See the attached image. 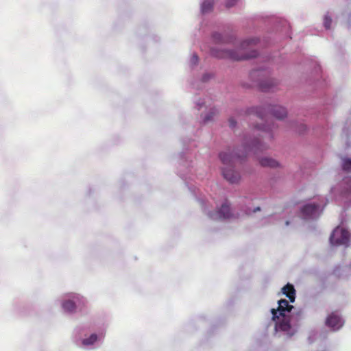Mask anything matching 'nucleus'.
Returning a JSON list of instances; mask_svg holds the SVG:
<instances>
[{"label":"nucleus","mask_w":351,"mask_h":351,"mask_svg":"<svg viewBox=\"0 0 351 351\" xmlns=\"http://www.w3.org/2000/svg\"><path fill=\"white\" fill-rule=\"evenodd\" d=\"M269 149V146L260 138L248 141L245 140L243 145L241 147L237 148L235 150L231 151L230 149L221 152L219 154V158L221 162L226 166L232 167L237 163H241L245 159L250 152L257 154Z\"/></svg>","instance_id":"obj_1"},{"label":"nucleus","mask_w":351,"mask_h":351,"mask_svg":"<svg viewBox=\"0 0 351 351\" xmlns=\"http://www.w3.org/2000/svg\"><path fill=\"white\" fill-rule=\"evenodd\" d=\"M257 38H250L243 40L240 47L234 50H222L220 54L216 56L220 58H228L234 60H243L254 58L258 53L256 50L252 49V47L258 43Z\"/></svg>","instance_id":"obj_2"},{"label":"nucleus","mask_w":351,"mask_h":351,"mask_svg":"<svg viewBox=\"0 0 351 351\" xmlns=\"http://www.w3.org/2000/svg\"><path fill=\"white\" fill-rule=\"evenodd\" d=\"M293 306L290 305L287 300L281 299L278 301V306L277 309L272 308V319L277 321L282 318L281 321L278 322V327L283 331H288L290 328V319L286 315V313H289Z\"/></svg>","instance_id":"obj_3"},{"label":"nucleus","mask_w":351,"mask_h":351,"mask_svg":"<svg viewBox=\"0 0 351 351\" xmlns=\"http://www.w3.org/2000/svg\"><path fill=\"white\" fill-rule=\"evenodd\" d=\"M252 78L258 77V86L263 92L273 91L278 83L274 79L268 77L267 73L265 71L254 70L251 73Z\"/></svg>","instance_id":"obj_4"},{"label":"nucleus","mask_w":351,"mask_h":351,"mask_svg":"<svg viewBox=\"0 0 351 351\" xmlns=\"http://www.w3.org/2000/svg\"><path fill=\"white\" fill-rule=\"evenodd\" d=\"M350 234L348 230L337 227L336 228L330 237V244L333 246L341 245H348L349 242Z\"/></svg>","instance_id":"obj_5"},{"label":"nucleus","mask_w":351,"mask_h":351,"mask_svg":"<svg viewBox=\"0 0 351 351\" xmlns=\"http://www.w3.org/2000/svg\"><path fill=\"white\" fill-rule=\"evenodd\" d=\"M232 217V214L228 200H226L215 213L210 215V217L213 219H230Z\"/></svg>","instance_id":"obj_6"},{"label":"nucleus","mask_w":351,"mask_h":351,"mask_svg":"<svg viewBox=\"0 0 351 351\" xmlns=\"http://www.w3.org/2000/svg\"><path fill=\"white\" fill-rule=\"evenodd\" d=\"M343 324V322L337 312H332L326 319V325L334 331L340 329Z\"/></svg>","instance_id":"obj_7"},{"label":"nucleus","mask_w":351,"mask_h":351,"mask_svg":"<svg viewBox=\"0 0 351 351\" xmlns=\"http://www.w3.org/2000/svg\"><path fill=\"white\" fill-rule=\"evenodd\" d=\"M319 208V204H308L302 207L301 213L306 218L313 217L318 213Z\"/></svg>","instance_id":"obj_8"},{"label":"nucleus","mask_w":351,"mask_h":351,"mask_svg":"<svg viewBox=\"0 0 351 351\" xmlns=\"http://www.w3.org/2000/svg\"><path fill=\"white\" fill-rule=\"evenodd\" d=\"M259 164L263 167L277 168L280 167V163L276 160L269 157L260 158Z\"/></svg>","instance_id":"obj_9"},{"label":"nucleus","mask_w":351,"mask_h":351,"mask_svg":"<svg viewBox=\"0 0 351 351\" xmlns=\"http://www.w3.org/2000/svg\"><path fill=\"white\" fill-rule=\"evenodd\" d=\"M269 110L271 111L272 115L278 119H282L287 114L286 109L280 106H274L269 108Z\"/></svg>","instance_id":"obj_10"},{"label":"nucleus","mask_w":351,"mask_h":351,"mask_svg":"<svg viewBox=\"0 0 351 351\" xmlns=\"http://www.w3.org/2000/svg\"><path fill=\"white\" fill-rule=\"evenodd\" d=\"M282 293L285 295L289 300L290 302L293 303L295 299V290L293 285L288 283L282 289Z\"/></svg>","instance_id":"obj_11"},{"label":"nucleus","mask_w":351,"mask_h":351,"mask_svg":"<svg viewBox=\"0 0 351 351\" xmlns=\"http://www.w3.org/2000/svg\"><path fill=\"white\" fill-rule=\"evenodd\" d=\"M263 108L261 107H253L248 109L246 113L249 115H255L261 121L264 120L265 114H263Z\"/></svg>","instance_id":"obj_12"},{"label":"nucleus","mask_w":351,"mask_h":351,"mask_svg":"<svg viewBox=\"0 0 351 351\" xmlns=\"http://www.w3.org/2000/svg\"><path fill=\"white\" fill-rule=\"evenodd\" d=\"M62 308L65 311L73 313L75 311L76 305L71 300H66L62 303Z\"/></svg>","instance_id":"obj_13"},{"label":"nucleus","mask_w":351,"mask_h":351,"mask_svg":"<svg viewBox=\"0 0 351 351\" xmlns=\"http://www.w3.org/2000/svg\"><path fill=\"white\" fill-rule=\"evenodd\" d=\"M214 5V0H204L202 5V11L203 13H207L212 10Z\"/></svg>","instance_id":"obj_14"},{"label":"nucleus","mask_w":351,"mask_h":351,"mask_svg":"<svg viewBox=\"0 0 351 351\" xmlns=\"http://www.w3.org/2000/svg\"><path fill=\"white\" fill-rule=\"evenodd\" d=\"M341 167L342 169L346 171H351V159L349 158H342V162H341Z\"/></svg>","instance_id":"obj_15"},{"label":"nucleus","mask_w":351,"mask_h":351,"mask_svg":"<svg viewBox=\"0 0 351 351\" xmlns=\"http://www.w3.org/2000/svg\"><path fill=\"white\" fill-rule=\"evenodd\" d=\"M254 128L256 129H257L258 130H261V131L263 132L265 134V135H268L269 138H272V136H271V134L270 133V131L271 130L270 127H269V126H261L260 124H257V125H254Z\"/></svg>","instance_id":"obj_16"},{"label":"nucleus","mask_w":351,"mask_h":351,"mask_svg":"<svg viewBox=\"0 0 351 351\" xmlns=\"http://www.w3.org/2000/svg\"><path fill=\"white\" fill-rule=\"evenodd\" d=\"M97 339V336L95 334L91 335L88 338L84 339L82 341L84 345H92L93 344Z\"/></svg>","instance_id":"obj_17"},{"label":"nucleus","mask_w":351,"mask_h":351,"mask_svg":"<svg viewBox=\"0 0 351 351\" xmlns=\"http://www.w3.org/2000/svg\"><path fill=\"white\" fill-rule=\"evenodd\" d=\"M217 114V110L213 109L210 114H207L204 117V122H207L212 119V118Z\"/></svg>","instance_id":"obj_18"},{"label":"nucleus","mask_w":351,"mask_h":351,"mask_svg":"<svg viewBox=\"0 0 351 351\" xmlns=\"http://www.w3.org/2000/svg\"><path fill=\"white\" fill-rule=\"evenodd\" d=\"M332 23V19L330 16H326L324 17V25L326 29H329Z\"/></svg>","instance_id":"obj_19"},{"label":"nucleus","mask_w":351,"mask_h":351,"mask_svg":"<svg viewBox=\"0 0 351 351\" xmlns=\"http://www.w3.org/2000/svg\"><path fill=\"white\" fill-rule=\"evenodd\" d=\"M228 182H229L230 183H234V182H238V180H239V178L241 177H234V176H232V177H225Z\"/></svg>","instance_id":"obj_20"},{"label":"nucleus","mask_w":351,"mask_h":351,"mask_svg":"<svg viewBox=\"0 0 351 351\" xmlns=\"http://www.w3.org/2000/svg\"><path fill=\"white\" fill-rule=\"evenodd\" d=\"M237 1L238 0H228L226 1V5L227 8L232 7L233 5H234Z\"/></svg>","instance_id":"obj_21"},{"label":"nucleus","mask_w":351,"mask_h":351,"mask_svg":"<svg viewBox=\"0 0 351 351\" xmlns=\"http://www.w3.org/2000/svg\"><path fill=\"white\" fill-rule=\"evenodd\" d=\"M191 62L193 64H196L198 62V56L197 54H193L191 57Z\"/></svg>","instance_id":"obj_22"},{"label":"nucleus","mask_w":351,"mask_h":351,"mask_svg":"<svg viewBox=\"0 0 351 351\" xmlns=\"http://www.w3.org/2000/svg\"><path fill=\"white\" fill-rule=\"evenodd\" d=\"M213 38L216 40V41H221V34H218V33H216V34H213Z\"/></svg>","instance_id":"obj_23"},{"label":"nucleus","mask_w":351,"mask_h":351,"mask_svg":"<svg viewBox=\"0 0 351 351\" xmlns=\"http://www.w3.org/2000/svg\"><path fill=\"white\" fill-rule=\"evenodd\" d=\"M229 124H230V127L234 128L236 125V121L232 118H230L229 119Z\"/></svg>","instance_id":"obj_24"},{"label":"nucleus","mask_w":351,"mask_h":351,"mask_svg":"<svg viewBox=\"0 0 351 351\" xmlns=\"http://www.w3.org/2000/svg\"><path fill=\"white\" fill-rule=\"evenodd\" d=\"M260 210H261L260 207H256V208L253 210V212H254V213H256V211Z\"/></svg>","instance_id":"obj_25"},{"label":"nucleus","mask_w":351,"mask_h":351,"mask_svg":"<svg viewBox=\"0 0 351 351\" xmlns=\"http://www.w3.org/2000/svg\"><path fill=\"white\" fill-rule=\"evenodd\" d=\"M222 176H228V173H225V172H223V174H222Z\"/></svg>","instance_id":"obj_26"},{"label":"nucleus","mask_w":351,"mask_h":351,"mask_svg":"<svg viewBox=\"0 0 351 351\" xmlns=\"http://www.w3.org/2000/svg\"><path fill=\"white\" fill-rule=\"evenodd\" d=\"M75 298L77 300V301H80V297L79 296H76Z\"/></svg>","instance_id":"obj_27"}]
</instances>
